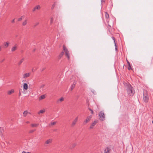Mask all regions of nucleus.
<instances>
[{
	"instance_id": "1",
	"label": "nucleus",
	"mask_w": 153,
	"mask_h": 153,
	"mask_svg": "<svg viewBox=\"0 0 153 153\" xmlns=\"http://www.w3.org/2000/svg\"><path fill=\"white\" fill-rule=\"evenodd\" d=\"M63 47V49L59 55L58 58L59 59H61L63 56L65 52V55L67 58L68 60H69L70 59L69 51L65 45H64Z\"/></svg>"
},
{
	"instance_id": "2",
	"label": "nucleus",
	"mask_w": 153,
	"mask_h": 153,
	"mask_svg": "<svg viewBox=\"0 0 153 153\" xmlns=\"http://www.w3.org/2000/svg\"><path fill=\"white\" fill-rule=\"evenodd\" d=\"M126 86V90L128 94L130 96H133L135 93L134 90V89L133 90V87L129 83L127 84Z\"/></svg>"
},
{
	"instance_id": "3",
	"label": "nucleus",
	"mask_w": 153,
	"mask_h": 153,
	"mask_svg": "<svg viewBox=\"0 0 153 153\" xmlns=\"http://www.w3.org/2000/svg\"><path fill=\"white\" fill-rule=\"evenodd\" d=\"M143 99L144 102L147 103L148 102L149 100V96L147 91H144Z\"/></svg>"
},
{
	"instance_id": "4",
	"label": "nucleus",
	"mask_w": 153,
	"mask_h": 153,
	"mask_svg": "<svg viewBox=\"0 0 153 153\" xmlns=\"http://www.w3.org/2000/svg\"><path fill=\"white\" fill-rule=\"evenodd\" d=\"M98 115L100 120L103 121L105 120V115L102 111H101L99 113Z\"/></svg>"
},
{
	"instance_id": "5",
	"label": "nucleus",
	"mask_w": 153,
	"mask_h": 153,
	"mask_svg": "<svg viewBox=\"0 0 153 153\" xmlns=\"http://www.w3.org/2000/svg\"><path fill=\"white\" fill-rule=\"evenodd\" d=\"M92 116L90 115L88 116L86 118V119L84 121L83 123L84 124H86L88 122H89L91 120L92 117Z\"/></svg>"
},
{
	"instance_id": "6",
	"label": "nucleus",
	"mask_w": 153,
	"mask_h": 153,
	"mask_svg": "<svg viewBox=\"0 0 153 153\" xmlns=\"http://www.w3.org/2000/svg\"><path fill=\"white\" fill-rule=\"evenodd\" d=\"M111 150L110 148L107 147L104 150V153H110V152Z\"/></svg>"
},
{
	"instance_id": "7",
	"label": "nucleus",
	"mask_w": 153,
	"mask_h": 153,
	"mask_svg": "<svg viewBox=\"0 0 153 153\" xmlns=\"http://www.w3.org/2000/svg\"><path fill=\"white\" fill-rule=\"evenodd\" d=\"M52 141V139H50L46 141L44 144V145L45 146H47V144H50L51 143Z\"/></svg>"
},
{
	"instance_id": "8",
	"label": "nucleus",
	"mask_w": 153,
	"mask_h": 153,
	"mask_svg": "<svg viewBox=\"0 0 153 153\" xmlns=\"http://www.w3.org/2000/svg\"><path fill=\"white\" fill-rule=\"evenodd\" d=\"M40 8L41 7L39 5H36L33 9L32 11L34 12L36 10H39Z\"/></svg>"
},
{
	"instance_id": "9",
	"label": "nucleus",
	"mask_w": 153,
	"mask_h": 153,
	"mask_svg": "<svg viewBox=\"0 0 153 153\" xmlns=\"http://www.w3.org/2000/svg\"><path fill=\"white\" fill-rule=\"evenodd\" d=\"M97 120H95L91 124V126L90 127V128L91 129L93 128V127L97 123Z\"/></svg>"
},
{
	"instance_id": "10",
	"label": "nucleus",
	"mask_w": 153,
	"mask_h": 153,
	"mask_svg": "<svg viewBox=\"0 0 153 153\" xmlns=\"http://www.w3.org/2000/svg\"><path fill=\"white\" fill-rule=\"evenodd\" d=\"M17 49V45L16 44L15 45L11 48V51L12 52H14Z\"/></svg>"
},
{
	"instance_id": "11",
	"label": "nucleus",
	"mask_w": 153,
	"mask_h": 153,
	"mask_svg": "<svg viewBox=\"0 0 153 153\" xmlns=\"http://www.w3.org/2000/svg\"><path fill=\"white\" fill-rule=\"evenodd\" d=\"M30 73H26L23 75V78H26L28 77L30 75Z\"/></svg>"
},
{
	"instance_id": "12",
	"label": "nucleus",
	"mask_w": 153,
	"mask_h": 153,
	"mask_svg": "<svg viewBox=\"0 0 153 153\" xmlns=\"http://www.w3.org/2000/svg\"><path fill=\"white\" fill-rule=\"evenodd\" d=\"M28 89V85L26 83H25L23 86V89L24 90H27Z\"/></svg>"
},
{
	"instance_id": "13",
	"label": "nucleus",
	"mask_w": 153,
	"mask_h": 153,
	"mask_svg": "<svg viewBox=\"0 0 153 153\" xmlns=\"http://www.w3.org/2000/svg\"><path fill=\"white\" fill-rule=\"evenodd\" d=\"M112 39L114 40V43L115 44V49L116 51H118L117 48V46L116 44V43L115 42V38L114 37H112Z\"/></svg>"
},
{
	"instance_id": "14",
	"label": "nucleus",
	"mask_w": 153,
	"mask_h": 153,
	"mask_svg": "<svg viewBox=\"0 0 153 153\" xmlns=\"http://www.w3.org/2000/svg\"><path fill=\"white\" fill-rule=\"evenodd\" d=\"M78 120V117H77L72 122V126H74Z\"/></svg>"
},
{
	"instance_id": "15",
	"label": "nucleus",
	"mask_w": 153,
	"mask_h": 153,
	"mask_svg": "<svg viewBox=\"0 0 153 153\" xmlns=\"http://www.w3.org/2000/svg\"><path fill=\"white\" fill-rule=\"evenodd\" d=\"M76 84V82H74L73 84L71 85V90H72L75 87V85Z\"/></svg>"
},
{
	"instance_id": "16",
	"label": "nucleus",
	"mask_w": 153,
	"mask_h": 153,
	"mask_svg": "<svg viewBox=\"0 0 153 153\" xmlns=\"http://www.w3.org/2000/svg\"><path fill=\"white\" fill-rule=\"evenodd\" d=\"M25 58H22L18 63V65H20L23 62Z\"/></svg>"
},
{
	"instance_id": "17",
	"label": "nucleus",
	"mask_w": 153,
	"mask_h": 153,
	"mask_svg": "<svg viewBox=\"0 0 153 153\" xmlns=\"http://www.w3.org/2000/svg\"><path fill=\"white\" fill-rule=\"evenodd\" d=\"M14 92V90L13 89L8 91L7 92V94L8 95H11L12 93Z\"/></svg>"
},
{
	"instance_id": "18",
	"label": "nucleus",
	"mask_w": 153,
	"mask_h": 153,
	"mask_svg": "<svg viewBox=\"0 0 153 153\" xmlns=\"http://www.w3.org/2000/svg\"><path fill=\"white\" fill-rule=\"evenodd\" d=\"M9 44L10 43L8 42H7L6 43H4V47L5 48H7L9 46Z\"/></svg>"
},
{
	"instance_id": "19",
	"label": "nucleus",
	"mask_w": 153,
	"mask_h": 153,
	"mask_svg": "<svg viewBox=\"0 0 153 153\" xmlns=\"http://www.w3.org/2000/svg\"><path fill=\"white\" fill-rule=\"evenodd\" d=\"M45 98V95H42L39 98V100H41L43 99H44V98Z\"/></svg>"
},
{
	"instance_id": "20",
	"label": "nucleus",
	"mask_w": 153,
	"mask_h": 153,
	"mask_svg": "<svg viewBox=\"0 0 153 153\" xmlns=\"http://www.w3.org/2000/svg\"><path fill=\"white\" fill-rule=\"evenodd\" d=\"M39 125V124H31V126L33 127H37Z\"/></svg>"
},
{
	"instance_id": "21",
	"label": "nucleus",
	"mask_w": 153,
	"mask_h": 153,
	"mask_svg": "<svg viewBox=\"0 0 153 153\" xmlns=\"http://www.w3.org/2000/svg\"><path fill=\"white\" fill-rule=\"evenodd\" d=\"M28 113V112L27 110L25 111L23 113L24 116L25 117Z\"/></svg>"
},
{
	"instance_id": "22",
	"label": "nucleus",
	"mask_w": 153,
	"mask_h": 153,
	"mask_svg": "<svg viewBox=\"0 0 153 153\" xmlns=\"http://www.w3.org/2000/svg\"><path fill=\"white\" fill-rule=\"evenodd\" d=\"M109 15L107 12H105V17L106 19H108L109 18Z\"/></svg>"
},
{
	"instance_id": "23",
	"label": "nucleus",
	"mask_w": 153,
	"mask_h": 153,
	"mask_svg": "<svg viewBox=\"0 0 153 153\" xmlns=\"http://www.w3.org/2000/svg\"><path fill=\"white\" fill-rule=\"evenodd\" d=\"M45 112V110H41L38 112V114H39L40 113L43 114Z\"/></svg>"
},
{
	"instance_id": "24",
	"label": "nucleus",
	"mask_w": 153,
	"mask_h": 153,
	"mask_svg": "<svg viewBox=\"0 0 153 153\" xmlns=\"http://www.w3.org/2000/svg\"><path fill=\"white\" fill-rule=\"evenodd\" d=\"M64 100V98L63 97H61L59 100H58L57 101V103H59V101L62 102Z\"/></svg>"
},
{
	"instance_id": "25",
	"label": "nucleus",
	"mask_w": 153,
	"mask_h": 153,
	"mask_svg": "<svg viewBox=\"0 0 153 153\" xmlns=\"http://www.w3.org/2000/svg\"><path fill=\"white\" fill-rule=\"evenodd\" d=\"M76 146V144L75 143H73L71 145L70 148L71 149H72L74 148Z\"/></svg>"
},
{
	"instance_id": "26",
	"label": "nucleus",
	"mask_w": 153,
	"mask_h": 153,
	"mask_svg": "<svg viewBox=\"0 0 153 153\" xmlns=\"http://www.w3.org/2000/svg\"><path fill=\"white\" fill-rule=\"evenodd\" d=\"M27 23V20H25L22 23V25L24 26Z\"/></svg>"
},
{
	"instance_id": "27",
	"label": "nucleus",
	"mask_w": 153,
	"mask_h": 153,
	"mask_svg": "<svg viewBox=\"0 0 153 153\" xmlns=\"http://www.w3.org/2000/svg\"><path fill=\"white\" fill-rule=\"evenodd\" d=\"M56 5V3L55 2H54V4L52 5V6L51 8V9H52V10L54 8L55 5Z\"/></svg>"
},
{
	"instance_id": "28",
	"label": "nucleus",
	"mask_w": 153,
	"mask_h": 153,
	"mask_svg": "<svg viewBox=\"0 0 153 153\" xmlns=\"http://www.w3.org/2000/svg\"><path fill=\"white\" fill-rule=\"evenodd\" d=\"M88 110L90 111H91V113L92 114H94V112H93V110L92 109H91V108H88Z\"/></svg>"
},
{
	"instance_id": "29",
	"label": "nucleus",
	"mask_w": 153,
	"mask_h": 153,
	"mask_svg": "<svg viewBox=\"0 0 153 153\" xmlns=\"http://www.w3.org/2000/svg\"><path fill=\"white\" fill-rule=\"evenodd\" d=\"M128 69L129 70L132 69L131 68V66L130 64L128 65Z\"/></svg>"
},
{
	"instance_id": "30",
	"label": "nucleus",
	"mask_w": 153,
	"mask_h": 153,
	"mask_svg": "<svg viewBox=\"0 0 153 153\" xmlns=\"http://www.w3.org/2000/svg\"><path fill=\"white\" fill-rule=\"evenodd\" d=\"M35 130H35V129L31 130L29 132L30 133H32L34 132V131H35Z\"/></svg>"
},
{
	"instance_id": "31",
	"label": "nucleus",
	"mask_w": 153,
	"mask_h": 153,
	"mask_svg": "<svg viewBox=\"0 0 153 153\" xmlns=\"http://www.w3.org/2000/svg\"><path fill=\"white\" fill-rule=\"evenodd\" d=\"M2 130L1 129V127H0V135H2Z\"/></svg>"
},
{
	"instance_id": "32",
	"label": "nucleus",
	"mask_w": 153,
	"mask_h": 153,
	"mask_svg": "<svg viewBox=\"0 0 153 153\" xmlns=\"http://www.w3.org/2000/svg\"><path fill=\"white\" fill-rule=\"evenodd\" d=\"M23 17V16H21V17H20V18H19L18 19V21H21L22 20V17Z\"/></svg>"
},
{
	"instance_id": "33",
	"label": "nucleus",
	"mask_w": 153,
	"mask_h": 153,
	"mask_svg": "<svg viewBox=\"0 0 153 153\" xmlns=\"http://www.w3.org/2000/svg\"><path fill=\"white\" fill-rule=\"evenodd\" d=\"M56 122H53L51 123V125H54L56 124Z\"/></svg>"
},
{
	"instance_id": "34",
	"label": "nucleus",
	"mask_w": 153,
	"mask_h": 153,
	"mask_svg": "<svg viewBox=\"0 0 153 153\" xmlns=\"http://www.w3.org/2000/svg\"><path fill=\"white\" fill-rule=\"evenodd\" d=\"M53 22V19L52 18H51V24Z\"/></svg>"
},
{
	"instance_id": "35",
	"label": "nucleus",
	"mask_w": 153,
	"mask_h": 153,
	"mask_svg": "<svg viewBox=\"0 0 153 153\" xmlns=\"http://www.w3.org/2000/svg\"><path fill=\"white\" fill-rule=\"evenodd\" d=\"M126 62H127V63L128 64V65H130V62H129L128 61V60L126 59Z\"/></svg>"
},
{
	"instance_id": "36",
	"label": "nucleus",
	"mask_w": 153,
	"mask_h": 153,
	"mask_svg": "<svg viewBox=\"0 0 153 153\" xmlns=\"http://www.w3.org/2000/svg\"><path fill=\"white\" fill-rule=\"evenodd\" d=\"M39 23L38 22L36 23L34 25V27H35L38 25Z\"/></svg>"
},
{
	"instance_id": "37",
	"label": "nucleus",
	"mask_w": 153,
	"mask_h": 153,
	"mask_svg": "<svg viewBox=\"0 0 153 153\" xmlns=\"http://www.w3.org/2000/svg\"><path fill=\"white\" fill-rule=\"evenodd\" d=\"M15 22V19H13L11 21V22L13 23Z\"/></svg>"
},
{
	"instance_id": "38",
	"label": "nucleus",
	"mask_w": 153,
	"mask_h": 153,
	"mask_svg": "<svg viewBox=\"0 0 153 153\" xmlns=\"http://www.w3.org/2000/svg\"><path fill=\"white\" fill-rule=\"evenodd\" d=\"M22 153H30V152H25V151H23V152H22Z\"/></svg>"
},
{
	"instance_id": "39",
	"label": "nucleus",
	"mask_w": 153,
	"mask_h": 153,
	"mask_svg": "<svg viewBox=\"0 0 153 153\" xmlns=\"http://www.w3.org/2000/svg\"><path fill=\"white\" fill-rule=\"evenodd\" d=\"M105 0H101V2L102 3L103 2H105Z\"/></svg>"
},
{
	"instance_id": "40",
	"label": "nucleus",
	"mask_w": 153,
	"mask_h": 153,
	"mask_svg": "<svg viewBox=\"0 0 153 153\" xmlns=\"http://www.w3.org/2000/svg\"><path fill=\"white\" fill-rule=\"evenodd\" d=\"M4 60V59H3V60H2L1 61V62L2 63L3 62Z\"/></svg>"
},
{
	"instance_id": "41",
	"label": "nucleus",
	"mask_w": 153,
	"mask_h": 153,
	"mask_svg": "<svg viewBox=\"0 0 153 153\" xmlns=\"http://www.w3.org/2000/svg\"><path fill=\"white\" fill-rule=\"evenodd\" d=\"M21 95L20 90L19 91V96H20Z\"/></svg>"
},
{
	"instance_id": "42",
	"label": "nucleus",
	"mask_w": 153,
	"mask_h": 153,
	"mask_svg": "<svg viewBox=\"0 0 153 153\" xmlns=\"http://www.w3.org/2000/svg\"><path fill=\"white\" fill-rule=\"evenodd\" d=\"M44 86H45V85H42L41 86V88H43L44 87Z\"/></svg>"
},
{
	"instance_id": "43",
	"label": "nucleus",
	"mask_w": 153,
	"mask_h": 153,
	"mask_svg": "<svg viewBox=\"0 0 153 153\" xmlns=\"http://www.w3.org/2000/svg\"><path fill=\"white\" fill-rule=\"evenodd\" d=\"M36 50V49L35 48V49H34L33 50V52H35V51Z\"/></svg>"
},
{
	"instance_id": "44",
	"label": "nucleus",
	"mask_w": 153,
	"mask_h": 153,
	"mask_svg": "<svg viewBox=\"0 0 153 153\" xmlns=\"http://www.w3.org/2000/svg\"><path fill=\"white\" fill-rule=\"evenodd\" d=\"M32 71L33 72H34V69L33 68L32 70Z\"/></svg>"
},
{
	"instance_id": "45",
	"label": "nucleus",
	"mask_w": 153,
	"mask_h": 153,
	"mask_svg": "<svg viewBox=\"0 0 153 153\" xmlns=\"http://www.w3.org/2000/svg\"><path fill=\"white\" fill-rule=\"evenodd\" d=\"M45 69L44 68H43L42 70V71H43L45 70Z\"/></svg>"
},
{
	"instance_id": "46",
	"label": "nucleus",
	"mask_w": 153,
	"mask_h": 153,
	"mask_svg": "<svg viewBox=\"0 0 153 153\" xmlns=\"http://www.w3.org/2000/svg\"><path fill=\"white\" fill-rule=\"evenodd\" d=\"M30 123V122H29V121H27V122H26V123Z\"/></svg>"
},
{
	"instance_id": "47",
	"label": "nucleus",
	"mask_w": 153,
	"mask_h": 153,
	"mask_svg": "<svg viewBox=\"0 0 153 153\" xmlns=\"http://www.w3.org/2000/svg\"><path fill=\"white\" fill-rule=\"evenodd\" d=\"M1 50V47L0 46V51Z\"/></svg>"
},
{
	"instance_id": "48",
	"label": "nucleus",
	"mask_w": 153,
	"mask_h": 153,
	"mask_svg": "<svg viewBox=\"0 0 153 153\" xmlns=\"http://www.w3.org/2000/svg\"><path fill=\"white\" fill-rule=\"evenodd\" d=\"M57 131V129H56L54 130V131Z\"/></svg>"
},
{
	"instance_id": "49",
	"label": "nucleus",
	"mask_w": 153,
	"mask_h": 153,
	"mask_svg": "<svg viewBox=\"0 0 153 153\" xmlns=\"http://www.w3.org/2000/svg\"><path fill=\"white\" fill-rule=\"evenodd\" d=\"M37 69V68H36L34 70V71H36V70Z\"/></svg>"
},
{
	"instance_id": "50",
	"label": "nucleus",
	"mask_w": 153,
	"mask_h": 153,
	"mask_svg": "<svg viewBox=\"0 0 153 153\" xmlns=\"http://www.w3.org/2000/svg\"><path fill=\"white\" fill-rule=\"evenodd\" d=\"M28 114H30V112H28Z\"/></svg>"
}]
</instances>
